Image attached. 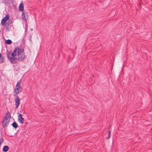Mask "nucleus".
Returning a JSON list of instances; mask_svg holds the SVG:
<instances>
[{
    "instance_id": "1",
    "label": "nucleus",
    "mask_w": 152,
    "mask_h": 152,
    "mask_svg": "<svg viewBox=\"0 0 152 152\" xmlns=\"http://www.w3.org/2000/svg\"><path fill=\"white\" fill-rule=\"evenodd\" d=\"M24 48L19 47L15 48L12 53L7 52V56L8 59L12 64L16 63L18 61H23L25 58Z\"/></svg>"
},
{
    "instance_id": "2",
    "label": "nucleus",
    "mask_w": 152,
    "mask_h": 152,
    "mask_svg": "<svg viewBox=\"0 0 152 152\" xmlns=\"http://www.w3.org/2000/svg\"><path fill=\"white\" fill-rule=\"evenodd\" d=\"M21 83V80H19L15 86V88L14 91V96L15 97V108L17 109L20 104V100L18 96V94L19 92H21L23 90V87L20 86Z\"/></svg>"
},
{
    "instance_id": "3",
    "label": "nucleus",
    "mask_w": 152,
    "mask_h": 152,
    "mask_svg": "<svg viewBox=\"0 0 152 152\" xmlns=\"http://www.w3.org/2000/svg\"><path fill=\"white\" fill-rule=\"evenodd\" d=\"M10 121V120L7 118L6 117H4L3 120L2 122V125L3 127H7Z\"/></svg>"
},
{
    "instance_id": "4",
    "label": "nucleus",
    "mask_w": 152,
    "mask_h": 152,
    "mask_svg": "<svg viewBox=\"0 0 152 152\" xmlns=\"http://www.w3.org/2000/svg\"><path fill=\"white\" fill-rule=\"evenodd\" d=\"M9 15H7L6 16L3 18L1 21V24L4 26L5 25V22L9 20Z\"/></svg>"
},
{
    "instance_id": "5",
    "label": "nucleus",
    "mask_w": 152,
    "mask_h": 152,
    "mask_svg": "<svg viewBox=\"0 0 152 152\" xmlns=\"http://www.w3.org/2000/svg\"><path fill=\"white\" fill-rule=\"evenodd\" d=\"M21 16L23 20H24L25 22H26L28 17L27 14H26L25 12H23L22 13Z\"/></svg>"
},
{
    "instance_id": "6",
    "label": "nucleus",
    "mask_w": 152,
    "mask_h": 152,
    "mask_svg": "<svg viewBox=\"0 0 152 152\" xmlns=\"http://www.w3.org/2000/svg\"><path fill=\"white\" fill-rule=\"evenodd\" d=\"M22 115L21 114L19 113L18 117V121L21 124H23L24 118L22 117Z\"/></svg>"
},
{
    "instance_id": "7",
    "label": "nucleus",
    "mask_w": 152,
    "mask_h": 152,
    "mask_svg": "<svg viewBox=\"0 0 152 152\" xmlns=\"http://www.w3.org/2000/svg\"><path fill=\"white\" fill-rule=\"evenodd\" d=\"M19 10L20 11H23L24 10V6L23 3H21L19 6Z\"/></svg>"
},
{
    "instance_id": "8",
    "label": "nucleus",
    "mask_w": 152,
    "mask_h": 152,
    "mask_svg": "<svg viewBox=\"0 0 152 152\" xmlns=\"http://www.w3.org/2000/svg\"><path fill=\"white\" fill-rule=\"evenodd\" d=\"M9 149V147L7 145H5L4 146L2 150L4 152H6L8 151Z\"/></svg>"
},
{
    "instance_id": "9",
    "label": "nucleus",
    "mask_w": 152,
    "mask_h": 152,
    "mask_svg": "<svg viewBox=\"0 0 152 152\" xmlns=\"http://www.w3.org/2000/svg\"><path fill=\"white\" fill-rule=\"evenodd\" d=\"M5 117H6L7 118L9 119L11 118L10 113L9 112H7Z\"/></svg>"
},
{
    "instance_id": "10",
    "label": "nucleus",
    "mask_w": 152,
    "mask_h": 152,
    "mask_svg": "<svg viewBox=\"0 0 152 152\" xmlns=\"http://www.w3.org/2000/svg\"><path fill=\"white\" fill-rule=\"evenodd\" d=\"M4 57L2 56L0 53V63H1L4 62Z\"/></svg>"
},
{
    "instance_id": "11",
    "label": "nucleus",
    "mask_w": 152,
    "mask_h": 152,
    "mask_svg": "<svg viewBox=\"0 0 152 152\" xmlns=\"http://www.w3.org/2000/svg\"><path fill=\"white\" fill-rule=\"evenodd\" d=\"M12 126L15 128L16 129L18 127V125L17 123L14 122L12 124Z\"/></svg>"
},
{
    "instance_id": "12",
    "label": "nucleus",
    "mask_w": 152,
    "mask_h": 152,
    "mask_svg": "<svg viewBox=\"0 0 152 152\" xmlns=\"http://www.w3.org/2000/svg\"><path fill=\"white\" fill-rule=\"evenodd\" d=\"M6 42L7 44H10L12 43V41L10 39H7L6 41Z\"/></svg>"
},
{
    "instance_id": "13",
    "label": "nucleus",
    "mask_w": 152,
    "mask_h": 152,
    "mask_svg": "<svg viewBox=\"0 0 152 152\" xmlns=\"http://www.w3.org/2000/svg\"><path fill=\"white\" fill-rule=\"evenodd\" d=\"M6 30H8L9 28L11 27V26L9 23L6 24Z\"/></svg>"
},
{
    "instance_id": "14",
    "label": "nucleus",
    "mask_w": 152,
    "mask_h": 152,
    "mask_svg": "<svg viewBox=\"0 0 152 152\" xmlns=\"http://www.w3.org/2000/svg\"><path fill=\"white\" fill-rule=\"evenodd\" d=\"M111 134V131L110 130H109L108 134L109 135L108 137L107 138V139H109L110 137V135Z\"/></svg>"
},
{
    "instance_id": "15",
    "label": "nucleus",
    "mask_w": 152,
    "mask_h": 152,
    "mask_svg": "<svg viewBox=\"0 0 152 152\" xmlns=\"http://www.w3.org/2000/svg\"><path fill=\"white\" fill-rule=\"evenodd\" d=\"M4 0H3V1H2L3 3H4Z\"/></svg>"
}]
</instances>
